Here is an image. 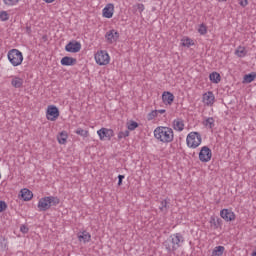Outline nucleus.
<instances>
[{"label":"nucleus","instance_id":"nucleus-29","mask_svg":"<svg viewBox=\"0 0 256 256\" xmlns=\"http://www.w3.org/2000/svg\"><path fill=\"white\" fill-rule=\"evenodd\" d=\"M161 205L159 207L160 211H169V200L164 199L161 202Z\"/></svg>","mask_w":256,"mask_h":256},{"label":"nucleus","instance_id":"nucleus-15","mask_svg":"<svg viewBox=\"0 0 256 256\" xmlns=\"http://www.w3.org/2000/svg\"><path fill=\"white\" fill-rule=\"evenodd\" d=\"M60 63L63 67H71L73 65H77V58L65 56L61 59Z\"/></svg>","mask_w":256,"mask_h":256},{"label":"nucleus","instance_id":"nucleus-17","mask_svg":"<svg viewBox=\"0 0 256 256\" xmlns=\"http://www.w3.org/2000/svg\"><path fill=\"white\" fill-rule=\"evenodd\" d=\"M78 241L80 243H89L91 241V233L87 231H82L77 234Z\"/></svg>","mask_w":256,"mask_h":256},{"label":"nucleus","instance_id":"nucleus-3","mask_svg":"<svg viewBox=\"0 0 256 256\" xmlns=\"http://www.w3.org/2000/svg\"><path fill=\"white\" fill-rule=\"evenodd\" d=\"M7 57L13 67H19L23 63V53L17 49L9 50Z\"/></svg>","mask_w":256,"mask_h":256},{"label":"nucleus","instance_id":"nucleus-32","mask_svg":"<svg viewBox=\"0 0 256 256\" xmlns=\"http://www.w3.org/2000/svg\"><path fill=\"white\" fill-rule=\"evenodd\" d=\"M129 135H130L129 130L120 131L118 133V140L121 141V139H126V137H129Z\"/></svg>","mask_w":256,"mask_h":256},{"label":"nucleus","instance_id":"nucleus-7","mask_svg":"<svg viewBox=\"0 0 256 256\" xmlns=\"http://www.w3.org/2000/svg\"><path fill=\"white\" fill-rule=\"evenodd\" d=\"M211 157H213V152L208 146H203L199 152V161H201V163H209Z\"/></svg>","mask_w":256,"mask_h":256},{"label":"nucleus","instance_id":"nucleus-39","mask_svg":"<svg viewBox=\"0 0 256 256\" xmlns=\"http://www.w3.org/2000/svg\"><path fill=\"white\" fill-rule=\"evenodd\" d=\"M7 247V243L5 242V238L0 235V249H5Z\"/></svg>","mask_w":256,"mask_h":256},{"label":"nucleus","instance_id":"nucleus-18","mask_svg":"<svg viewBox=\"0 0 256 256\" xmlns=\"http://www.w3.org/2000/svg\"><path fill=\"white\" fill-rule=\"evenodd\" d=\"M20 197L23 201H31L33 199V192L27 188H23L20 191Z\"/></svg>","mask_w":256,"mask_h":256},{"label":"nucleus","instance_id":"nucleus-11","mask_svg":"<svg viewBox=\"0 0 256 256\" xmlns=\"http://www.w3.org/2000/svg\"><path fill=\"white\" fill-rule=\"evenodd\" d=\"M37 207L39 211H49V209H51V202L49 201L48 196L41 198L38 201Z\"/></svg>","mask_w":256,"mask_h":256},{"label":"nucleus","instance_id":"nucleus-16","mask_svg":"<svg viewBox=\"0 0 256 256\" xmlns=\"http://www.w3.org/2000/svg\"><path fill=\"white\" fill-rule=\"evenodd\" d=\"M162 101L165 105H173V101H175V96L171 92H163Z\"/></svg>","mask_w":256,"mask_h":256},{"label":"nucleus","instance_id":"nucleus-25","mask_svg":"<svg viewBox=\"0 0 256 256\" xmlns=\"http://www.w3.org/2000/svg\"><path fill=\"white\" fill-rule=\"evenodd\" d=\"M223 253H225V247L224 246H216L211 256H223Z\"/></svg>","mask_w":256,"mask_h":256},{"label":"nucleus","instance_id":"nucleus-12","mask_svg":"<svg viewBox=\"0 0 256 256\" xmlns=\"http://www.w3.org/2000/svg\"><path fill=\"white\" fill-rule=\"evenodd\" d=\"M105 39L107 40V43H114L119 39V33L115 29L109 30L105 34Z\"/></svg>","mask_w":256,"mask_h":256},{"label":"nucleus","instance_id":"nucleus-4","mask_svg":"<svg viewBox=\"0 0 256 256\" xmlns=\"http://www.w3.org/2000/svg\"><path fill=\"white\" fill-rule=\"evenodd\" d=\"M201 134L199 132H190L186 138L187 146L191 149H197L201 145Z\"/></svg>","mask_w":256,"mask_h":256},{"label":"nucleus","instance_id":"nucleus-36","mask_svg":"<svg viewBox=\"0 0 256 256\" xmlns=\"http://www.w3.org/2000/svg\"><path fill=\"white\" fill-rule=\"evenodd\" d=\"M0 21H9V13H7V11L0 12Z\"/></svg>","mask_w":256,"mask_h":256},{"label":"nucleus","instance_id":"nucleus-27","mask_svg":"<svg viewBox=\"0 0 256 256\" xmlns=\"http://www.w3.org/2000/svg\"><path fill=\"white\" fill-rule=\"evenodd\" d=\"M67 137V132H61L57 137L58 143H60V145H65V143H67Z\"/></svg>","mask_w":256,"mask_h":256},{"label":"nucleus","instance_id":"nucleus-43","mask_svg":"<svg viewBox=\"0 0 256 256\" xmlns=\"http://www.w3.org/2000/svg\"><path fill=\"white\" fill-rule=\"evenodd\" d=\"M137 9H138L139 13H142L145 11V5L137 4Z\"/></svg>","mask_w":256,"mask_h":256},{"label":"nucleus","instance_id":"nucleus-35","mask_svg":"<svg viewBox=\"0 0 256 256\" xmlns=\"http://www.w3.org/2000/svg\"><path fill=\"white\" fill-rule=\"evenodd\" d=\"M21 0H3L4 5H7L8 7H13V5H17Z\"/></svg>","mask_w":256,"mask_h":256},{"label":"nucleus","instance_id":"nucleus-34","mask_svg":"<svg viewBox=\"0 0 256 256\" xmlns=\"http://www.w3.org/2000/svg\"><path fill=\"white\" fill-rule=\"evenodd\" d=\"M191 45H194L193 40H191V38L182 39L183 47H191Z\"/></svg>","mask_w":256,"mask_h":256},{"label":"nucleus","instance_id":"nucleus-1","mask_svg":"<svg viewBox=\"0 0 256 256\" xmlns=\"http://www.w3.org/2000/svg\"><path fill=\"white\" fill-rule=\"evenodd\" d=\"M185 243V237L181 233L171 234L164 242L163 247H165L167 253H175L179 247Z\"/></svg>","mask_w":256,"mask_h":256},{"label":"nucleus","instance_id":"nucleus-37","mask_svg":"<svg viewBox=\"0 0 256 256\" xmlns=\"http://www.w3.org/2000/svg\"><path fill=\"white\" fill-rule=\"evenodd\" d=\"M157 114H158V111H157V110H152V111L148 114V116H147L148 121H153V119H154L155 117H157Z\"/></svg>","mask_w":256,"mask_h":256},{"label":"nucleus","instance_id":"nucleus-23","mask_svg":"<svg viewBox=\"0 0 256 256\" xmlns=\"http://www.w3.org/2000/svg\"><path fill=\"white\" fill-rule=\"evenodd\" d=\"M204 127H208V129H213L215 127V119L213 117H208L203 121Z\"/></svg>","mask_w":256,"mask_h":256},{"label":"nucleus","instance_id":"nucleus-22","mask_svg":"<svg viewBox=\"0 0 256 256\" xmlns=\"http://www.w3.org/2000/svg\"><path fill=\"white\" fill-rule=\"evenodd\" d=\"M209 79L211 83H221V74H219V72H212L209 75Z\"/></svg>","mask_w":256,"mask_h":256},{"label":"nucleus","instance_id":"nucleus-10","mask_svg":"<svg viewBox=\"0 0 256 256\" xmlns=\"http://www.w3.org/2000/svg\"><path fill=\"white\" fill-rule=\"evenodd\" d=\"M220 217L224 219L227 223L235 221L236 215L235 212H232L230 209H222L220 211Z\"/></svg>","mask_w":256,"mask_h":256},{"label":"nucleus","instance_id":"nucleus-40","mask_svg":"<svg viewBox=\"0 0 256 256\" xmlns=\"http://www.w3.org/2000/svg\"><path fill=\"white\" fill-rule=\"evenodd\" d=\"M125 179V175H118V186L121 187L123 185V180Z\"/></svg>","mask_w":256,"mask_h":256},{"label":"nucleus","instance_id":"nucleus-30","mask_svg":"<svg viewBox=\"0 0 256 256\" xmlns=\"http://www.w3.org/2000/svg\"><path fill=\"white\" fill-rule=\"evenodd\" d=\"M76 135H80V137H89V131L84 130L83 128H78L75 131Z\"/></svg>","mask_w":256,"mask_h":256},{"label":"nucleus","instance_id":"nucleus-41","mask_svg":"<svg viewBox=\"0 0 256 256\" xmlns=\"http://www.w3.org/2000/svg\"><path fill=\"white\" fill-rule=\"evenodd\" d=\"M20 231L21 233H29V228L26 225H21L20 226Z\"/></svg>","mask_w":256,"mask_h":256},{"label":"nucleus","instance_id":"nucleus-20","mask_svg":"<svg viewBox=\"0 0 256 256\" xmlns=\"http://www.w3.org/2000/svg\"><path fill=\"white\" fill-rule=\"evenodd\" d=\"M173 129L179 132L185 129V123L183 122V120H181V118H177L173 121Z\"/></svg>","mask_w":256,"mask_h":256},{"label":"nucleus","instance_id":"nucleus-26","mask_svg":"<svg viewBox=\"0 0 256 256\" xmlns=\"http://www.w3.org/2000/svg\"><path fill=\"white\" fill-rule=\"evenodd\" d=\"M48 201L50 202V207H57V205L61 203V200L59 199V197H55V196H48Z\"/></svg>","mask_w":256,"mask_h":256},{"label":"nucleus","instance_id":"nucleus-5","mask_svg":"<svg viewBox=\"0 0 256 256\" xmlns=\"http://www.w3.org/2000/svg\"><path fill=\"white\" fill-rule=\"evenodd\" d=\"M94 59L97 65H109V61H111V57H109V53H107V50L98 51L95 54Z\"/></svg>","mask_w":256,"mask_h":256},{"label":"nucleus","instance_id":"nucleus-6","mask_svg":"<svg viewBox=\"0 0 256 256\" xmlns=\"http://www.w3.org/2000/svg\"><path fill=\"white\" fill-rule=\"evenodd\" d=\"M100 141H111V138L115 136L113 129L101 128L97 131Z\"/></svg>","mask_w":256,"mask_h":256},{"label":"nucleus","instance_id":"nucleus-2","mask_svg":"<svg viewBox=\"0 0 256 256\" xmlns=\"http://www.w3.org/2000/svg\"><path fill=\"white\" fill-rule=\"evenodd\" d=\"M154 137L158 141H161V143H172L173 139H175V134L170 127L158 126L154 130Z\"/></svg>","mask_w":256,"mask_h":256},{"label":"nucleus","instance_id":"nucleus-19","mask_svg":"<svg viewBox=\"0 0 256 256\" xmlns=\"http://www.w3.org/2000/svg\"><path fill=\"white\" fill-rule=\"evenodd\" d=\"M11 85L15 89H21V87H23V78L12 76Z\"/></svg>","mask_w":256,"mask_h":256},{"label":"nucleus","instance_id":"nucleus-24","mask_svg":"<svg viewBox=\"0 0 256 256\" xmlns=\"http://www.w3.org/2000/svg\"><path fill=\"white\" fill-rule=\"evenodd\" d=\"M255 79H256V73L252 72V73L244 75L243 83H253V81H255Z\"/></svg>","mask_w":256,"mask_h":256},{"label":"nucleus","instance_id":"nucleus-9","mask_svg":"<svg viewBox=\"0 0 256 256\" xmlns=\"http://www.w3.org/2000/svg\"><path fill=\"white\" fill-rule=\"evenodd\" d=\"M65 51H67V53H79V51H81V42L77 40L70 41L65 46Z\"/></svg>","mask_w":256,"mask_h":256},{"label":"nucleus","instance_id":"nucleus-38","mask_svg":"<svg viewBox=\"0 0 256 256\" xmlns=\"http://www.w3.org/2000/svg\"><path fill=\"white\" fill-rule=\"evenodd\" d=\"M7 210V203L5 201L0 200V213H3V211Z\"/></svg>","mask_w":256,"mask_h":256},{"label":"nucleus","instance_id":"nucleus-14","mask_svg":"<svg viewBox=\"0 0 256 256\" xmlns=\"http://www.w3.org/2000/svg\"><path fill=\"white\" fill-rule=\"evenodd\" d=\"M203 103L208 107H211L213 103H215V94L213 92L208 91L207 93L203 94Z\"/></svg>","mask_w":256,"mask_h":256},{"label":"nucleus","instance_id":"nucleus-44","mask_svg":"<svg viewBox=\"0 0 256 256\" xmlns=\"http://www.w3.org/2000/svg\"><path fill=\"white\" fill-rule=\"evenodd\" d=\"M157 111H158V113H161V114L165 113V109H161V110H157Z\"/></svg>","mask_w":256,"mask_h":256},{"label":"nucleus","instance_id":"nucleus-21","mask_svg":"<svg viewBox=\"0 0 256 256\" xmlns=\"http://www.w3.org/2000/svg\"><path fill=\"white\" fill-rule=\"evenodd\" d=\"M210 224L212 227H214V229H219V227H221V225H223V220H221V218L211 216Z\"/></svg>","mask_w":256,"mask_h":256},{"label":"nucleus","instance_id":"nucleus-13","mask_svg":"<svg viewBox=\"0 0 256 256\" xmlns=\"http://www.w3.org/2000/svg\"><path fill=\"white\" fill-rule=\"evenodd\" d=\"M115 12V6L111 3L107 4L102 10L103 17L106 19H111L113 17V13Z\"/></svg>","mask_w":256,"mask_h":256},{"label":"nucleus","instance_id":"nucleus-28","mask_svg":"<svg viewBox=\"0 0 256 256\" xmlns=\"http://www.w3.org/2000/svg\"><path fill=\"white\" fill-rule=\"evenodd\" d=\"M139 127V123L136 121L131 120L130 122H127V129L128 131H135Z\"/></svg>","mask_w":256,"mask_h":256},{"label":"nucleus","instance_id":"nucleus-42","mask_svg":"<svg viewBox=\"0 0 256 256\" xmlns=\"http://www.w3.org/2000/svg\"><path fill=\"white\" fill-rule=\"evenodd\" d=\"M239 5L241 7H247V5H249V1L248 0H240Z\"/></svg>","mask_w":256,"mask_h":256},{"label":"nucleus","instance_id":"nucleus-45","mask_svg":"<svg viewBox=\"0 0 256 256\" xmlns=\"http://www.w3.org/2000/svg\"><path fill=\"white\" fill-rule=\"evenodd\" d=\"M219 1V3H223V2H225V1H227V0H218Z\"/></svg>","mask_w":256,"mask_h":256},{"label":"nucleus","instance_id":"nucleus-31","mask_svg":"<svg viewBox=\"0 0 256 256\" xmlns=\"http://www.w3.org/2000/svg\"><path fill=\"white\" fill-rule=\"evenodd\" d=\"M235 55H237V57H245V55H247V51H245L244 47H239L236 51H235Z\"/></svg>","mask_w":256,"mask_h":256},{"label":"nucleus","instance_id":"nucleus-33","mask_svg":"<svg viewBox=\"0 0 256 256\" xmlns=\"http://www.w3.org/2000/svg\"><path fill=\"white\" fill-rule=\"evenodd\" d=\"M198 33L201 35H207V26L204 23L199 25Z\"/></svg>","mask_w":256,"mask_h":256},{"label":"nucleus","instance_id":"nucleus-8","mask_svg":"<svg viewBox=\"0 0 256 256\" xmlns=\"http://www.w3.org/2000/svg\"><path fill=\"white\" fill-rule=\"evenodd\" d=\"M46 119H48V121H57V119H59V108L55 105L48 106Z\"/></svg>","mask_w":256,"mask_h":256}]
</instances>
